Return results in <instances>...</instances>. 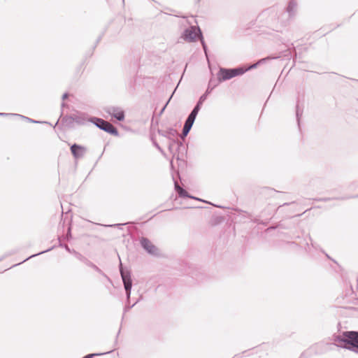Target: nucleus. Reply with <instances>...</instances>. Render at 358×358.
Wrapping results in <instances>:
<instances>
[{"instance_id": "f257e3e1", "label": "nucleus", "mask_w": 358, "mask_h": 358, "mask_svg": "<svg viewBox=\"0 0 358 358\" xmlns=\"http://www.w3.org/2000/svg\"><path fill=\"white\" fill-rule=\"evenodd\" d=\"M334 341L340 344L338 347L358 354V331H345L334 336Z\"/></svg>"}, {"instance_id": "f03ea898", "label": "nucleus", "mask_w": 358, "mask_h": 358, "mask_svg": "<svg viewBox=\"0 0 358 358\" xmlns=\"http://www.w3.org/2000/svg\"><path fill=\"white\" fill-rule=\"evenodd\" d=\"M244 74V71L241 70L240 66L236 68L220 67L217 73V85L229 80L233 78Z\"/></svg>"}, {"instance_id": "7ed1b4c3", "label": "nucleus", "mask_w": 358, "mask_h": 358, "mask_svg": "<svg viewBox=\"0 0 358 358\" xmlns=\"http://www.w3.org/2000/svg\"><path fill=\"white\" fill-rule=\"evenodd\" d=\"M217 84L215 83V82L213 80V79H210L209 83H208V87L205 92L204 94H203L199 99L197 103H196V105L194 106V107L193 108L192 110L190 112L189 115L196 117L199 110H201V106L203 103V102L206 100L209 94L211 93V92L213 91V90L217 87Z\"/></svg>"}, {"instance_id": "20e7f679", "label": "nucleus", "mask_w": 358, "mask_h": 358, "mask_svg": "<svg viewBox=\"0 0 358 358\" xmlns=\"http://www.w3.org/2000/svg\"><path fill=\"white\" fill-rule=\"evenodd\" d=\"M90 122L94 124L100 129L113 136H118V131L117 128L109 122L95 117H90Z\"/></svg>"}, {"instance_id": "39448f33", "label": "nucleus", "mask_w": 358, "mask_h": 358, "mask_svg": "<svg viewBox=\"0 0 358 358\" xmlns=\"http://www.w3.org/2000/svg\"><path fill=\"white\" fill-rule=\"evenodd\" d=\"M141 248L150 255L155 257H160L161 253L157 246H155L148 238L142 237L140 239Z\"/></svg>"}, {"instance_id": "423d86ee", "label": "nucleus", "mask_w": 358, "mask_h": 358, "mask_svg": "<svg viewBox=\"0 0 358 358\" xmlns=\"http://www.w3.org/2000/svg\"><path fill=\"white\" fill-rule=\"evenodd\" d=\"M196 34L202 37V32L199 27L191 26L184 30L181 38L187 42H194L196 40Z\"/></svg>"}, {"instance_id": "0eeeda50", "label": "nucleus", "mask_w": 358, "mask_h": 358, "mask_svg": "<svg viewBox=\"0 0 358 358\" xmlns=\"http://www.w3.org/2000/svg\"><path fill=\"white\" fill-rule=\"evenodd\" d=\"M63 120L68 124L76 122L79 125H85L87 122H90V118H88L87 115L84 113L73 114L69 116L64 117Z\"/></svg>"}, {"instance_id": "6e6552de", "label": "nucleus", "mask_w": 358, "mask_h": 358, "mask_svg": "<svg viewBox=\"0 0 358 358\" xmlns=\"http://www.w3.org/2000/svg\"><path fill=\"white\" fill-rule=\"evenodd\" d=\"M120 273L122 278V281L124 282V289L126 291L127 298L129 300L131 295V289L132 287V282L130 278V275L128 272L124 271L122 267V264L120 263Z\"/></svg>"}, {"instance_id": "1a4fd4ad", "label": "nucleus", "mask_w": 358, "mask_h": 358, "mask_svg": "<svg viewBox=\"0 0 358 358\" xmlns=\"http://www.w3.org/2000/svg\"><path fill=\"white\" fill-rule=\"evenodd\" d=\"M104 110L118 121H122L124 119V112L119 107L108 106L104 108Z\"/></svg>"}, {"instance_id": "9d476101", "label": "nucleus", "mask_w": 358, "mask_h": 358, "mask_svg": "<svg viewBox=\"0 0 358 358\" xmlns=\"http://www.w3.org/2000/svg\"><path fill=\"white\" fill-rule=\"evenodd\" d=\"M73 253L76 255L77 258L83 262L86 266L93 268L94 271H96L97 273L107 278L108 280H110L109 278L94 263H92L91 261H90L88 259L83 256L81 254L78 253L76 251H73Z\"/></svg>"}, {"instance_id": "9b49d317", "label": "nucleus", "mask_w": 358, "mask_h": 358, "mask_svg": "<svg viewBox=\"0 0 358 358\" xmlns=\"http://www.w3.org/2000/svg\"><path fill=\"white\" fill-rule=\"evenodd\" d=\"M195 120H196L195 117H194L189 114L188 115V116L185 122V124H184V126L182 128V134L180 136V138L182 139H184L188 135V134L189 133V131L194 124Z\"/></svg>"}, {"instance_id": "f8f14e48", "label": "nucleus", "mask_w": 358, "mask_h": 358, "mask_svg": "<svg viewBox=\"0 0 358 358\" xmlns=\"http://www.w3.org/2000/svg\"><path fill=\"white\" fill-rule=\"evenodd\" d=\"M71 152L76 159L82 158L86 153L87 148L83 145L74 143L71 148Z\"/></svg>"}, {"instance_id": "ddd939ff", "label": "nucleus", "mask_w": 358, "mask_h": 358, "mask_svg": "<svg viewBox=\"0 0 358 358\" xmlns=\"http://www.w3.org/2000/svg\"><path fill=\"white\" fill-rule=\"evenodd\" d=\"M319 344H315L301 352L299 358H311L313 355L321 354L318 351Z\"/></svg>"}, {"instance_id": "4468645a", "label": "nucleus", "mask_w": 358, "mask_h": 358, "mask_svg": "<svg viewBox=\"0 0 358 358\" xmlns=\"http://www.w3.org/2000/svg\"><path fill=\"white\" fill-rule=\"evenodd\" d=\"M157 133L165 138H166L168 140L172 139L173 138L178 137V131L173 129V128H169L167 130H162L158 129Z\"/></svg>"}, {"instance_id": "2eb2a0df", "label": "nucleus", "mask_w": 358, "mask_h": 358, "mask_svg": "<svg viewBox=\"0 0 358 358\" xmlns=\"http://www.w3.org/2000/svg\"><path fill=\"white\" fill-rule=\"evenodd\" d=\"M297 3L294 0H290L286 8V12L288 14L289 18L294 17L296 13Z\"/></svg>"}, {"instance_id": "dca6fc26", "label": "nucleus", "mask_w": 358, "mask_h": 358, "mask_svg": "<svg viewBox=\"0 0 358 358\" xmlns=\"http://www.w3.org/2000/svg\"><path fill=\"white\" fill-rule=\"evenodd\" d=\"M173 180L174 181V187L176 191L178 192V196L181 198H193V196L189 194L185 189L180 187L177 182V181L175 180L174 178L173 177Z\"/></svg>"}, {"instance_id": "f3484780", "label": "nucleus", "mask_w": 358, "mask_h": 358, "mask_svg": "<svg viewBox=\"0 0 358 358\" xmlns=\"http://www.w3.org/2000/svg\"><path fill=\"white\" fill-rule=\"evenodd\" d=\"M169 141V150L171 152H173L174 149H180V147L183 146L182 143L178 140V137L173 138Z\"/></svg>"}, {"instance_id": "a211bd4d", "label": "nucleus", "mask_w": 358, "mask_h": 358, "mask_svg": "<svg viewBox=\"0 0 358 358\" xmlns=\"http://www.w3.org/2000/svg\"><path fill=\"white\" fill-rule=\"evenodd\" d=\"M150 141H152V145L162 154V155H164V150L160 147V145H159V143H157V140H156V138H155V134L153 133H150Z\"/></svg>"}, {"instance_id": "6ab92c4d", "label": "nucleus", "mask_w": 358, "mask_h": 358, "mask_svg": "<svg viewBox=\"0 0 358 358\" xmlns=\"http://www.w3.org/2000/svg\"><path fill=\"white\" fill-rule=\"evenodd\" d=\"M264 59H262V60H259L258 62L255 63V64H253L249 66H240V68H241V70H243L244 71V73H246L247 71L252 69H255V68H257V66L262 63Z\"/></svg>"}, {"instance_id": "aec40b11", "label": "nucleus", "mask_w": 358, "mask_h": 358, "mask_svg": "<svg viewBox=\"0 0 358 358\" xmlns=\"http://www.w3.org/2000/svg\"><path fill=\"white\" fill-rule=\"evenodd\" d=\"M302 114H303V109L299 107V104L297 103L296 106V121H297L299 127H300V119L302 116Z\"/></svg>"}, {"instance_id": "412c9836", "label": "nucleus", "mask_w": 358, "mask_h": 358, "mask_svg": "<svg viewBox=\"0 0 358 358\" xmlns=\"http://www.w3.org/2000/svg\"><path fill=\"white\" fill-rule=\"evenodd\" d=\"M52 248H53V247H52V248H49V249H48V250H44V251L40 252H38V253H37V254L32 255H31L30 257H27V259H25L24 260H23L21 263H23V262H24L25 261H27V260H28V259H31V258H32V257H36V256H38V255H39L43 254V253H45V252H49V251H50Z\"/></svg>"}, {"instance_id": "4be33fe9", "label": "nucleus", "mask_w": 358, "mask_h": 358, "mask_svg": "<svg viewBox=\"0 0 358 358\" xmlns=\"http://www.w3.org/2000/svg\"><path fill=\"white\" fill-rule=\"evenodd\" d=\"M201 43L204 53H205L206 56L208 57V47H207L206 42L204 41V40L203 38V36L201 37Z\"/></svg>"}, {"instance_id": "5701e85b", "label": "nucleus", "mask_w": 358, "mask_h": 358, "mask_svg": "<svg viewBox=\"0 0 358 358\" xmlns=\"http://www.w3.org/2000/svg\"><path fill=\"white\" fill-rule=\"evenodd\" d=\"M112 350H110L108 351V352H106V353H101V354H98V353H92V354H89V355H87L86 356H85L83 358H93L95 356H98V355H104V354H106V353H109Z\"/></svg>"}, {"instance_id": "b1692460", "label": "nucleus", "mask_w": 358, "mask_h": 358, "mask_svg": "<svg viewBox=\"0 0 358 358\" xmlns=\"http://www.w3.org/2000/svg\"><path fill=\"white\" fill-rule=\"evenodd\" d=\"M248 350H245L242 352L241 353L236 354L232 358H241L243 357V355L247 353Z\"/></svg>"}, {"instance_id": "393cba45", "label": "nucleus", "mask_w": 358, "mask_h": 358, "mask_svg": "<svg viewBox=\"0 0 358 358\" xmlns=\"http://www.w3.org/2000/svg\"><path fill=\"white\" fill-rule=\"evenodd\" d=\"M17 116H20V117H21L22 118H25V119H27L29 122H34V123H39V122H38V121L34 120H32V119H31V118L26 117H24V116H23V115H17Z\"/></svg>"}, {"instance_id": "a878e982", "label": "nucleus", "mask_w": 358, "mask_h": 358, "mask_svg": "<svg viewBox=\"0 0 358 358\" xmlns=\"http://www.w3.org/2000/svg\"><path fill=\"white\" fill-rule=\"evenodd\" d=\"M309 240L310 241L311 246L315 249H317L318 245L315 243L313 242V240L310 236H309Z\"/></svg>"}, {"instance_id": "bb28decb", "label": "nucleus", "mask_w": 358, "mask_h": 358, "mask_svg": "<svg viewBox=\"0 0 358 358\" xmlns=\"http://www.w3.org/2000/svg\"><path fill=\"white\" fill-rule=\"evenodd\" d=\"M59 246L64 247L66 249V251H68L69 252H71V250L69 248V247L68 246V245H66V244L63 245V244L60 243Z\"/></svg>"}, {"instance_id": "cd10ccee", "label": "nucleus", "mask_w": 358, "mask_h": 358, "mask_svg": "<svg viewBox=\"0 0 358 358\" xmlns=\"http://www.w3.org/2000/svg\"><path fill=\"white\" fill-rule=\"evenodd\" d=\"M263 190L264 191H268L269 192H276L277 191L275 190L273 188H269V187H264Z\"/></svg>"}, {"instance_id": "c85d7f7f", "label": "nucleus", "mask_w": 358, "mask_h": 358, "mask_svg": "<svg viewBox=\"0 0 358 358\" xmlns=\"http://www.w3.org/2000/svg\"><path fill=\"white\" fill-rule=\"evenodd\" d=\"M17 115V114L0 113V116Z\"/></svg>"}, {"instance_id": "c756f323", "label": "nucleus", "mask_w": 358, "mask_h": 358, "mask_svg": "<svg viewBox=\"0 0 358 358\" xmlns=\"http://www.w3.org/2000/svg\"><path fill=\"white\" fill-rule=\"evenodd\" d=\"M171 96L169 99H171ZM169 101H170V99L168 100V101L164 105V106L161 109L160 114H162L164 112V110H165V108L166 107V106L169 103Z\"/></svg>"}, {"instance_id": "7c9ffc66", "label": "nucleus", "mask_w": 358, "mask_h": 358, "mask_svg": "<svg viewBox=\"0 0 358 358\" xmlns=\"http://www.w3.org/2000/svg\"><path fill=\"white\" fill-rule=\"evenodd\" d=\"M192 199H195V200H197V201H202V202H204V203H207L206 201L201 199H199L198 197H196L194 196H193V198H192Z\"/></svg>"}, {"instance_id": "2f4dec72", "label": "nucleus", "mask_w": 358, "mask_h": 358, "mask_svg": "<svg viewBox=\"0 0 358 358\" xmlns=\"http://www.w3.org/2000/svg\"><path fill=\"white\" fill-rule=\"evenodd\" d=\"M69 237H71V228L70 227L68 228V233L66 234V238H69Z\"/></svg>"}, {"instance_id": "473e14b6", "label": "nucleus", "mask_w": 358, "mask_h": 358, "mask_svg": "<svg viewBox=\"0 0 358 358\" xmlns=\"http://www.w3.org/2000/svg\"><path fill=\"white\" fill-rule=\"evenodd\" d=\"M69 94L67 93H64L62 96V99L64 100L68 97Z\"/></svg>"}, {"instance_id": "72a5a7b5", "label": "nucleus", "mask_w": 358, "mask_h": 358, "mask_svg": "<svg viewBox=\"0 0 358 358\" xmlns=\"http://www.w3.org/2000/svg\"><path fill=\"white\" fill-rule=\"evenodd\" d=\"M134 306V304L131 305V306L125 307L124 311H127L130 308H132Z\"/></svg>"}, {"instance_id": "f704fd0d", "label": "nucleus", "mask_w": 358, "mask_h": 358, "mask_svg": "<svg viewBox=\"0 0 358 358\" xmlns=\"http://www.w3.org/2000/svg\"><path fill=\"white\" fill-rule=\"evenodd\" d=\"M290 204V203H285L282 204V206H289Z\"/></svg>"}, {"instance_id": "c9c22d12", "label": "nucleus", "mask_w": 358, "mask_h": 358, "mask_svg": "<svg viewBox=\"0 0 358 358\" xmlns=\"http://www.w3.org/2000/svg\"><path fill=\"white\" fill-rule=\"evenodd\" d=\"M217 207L220 208H223L224 206H216Z\"/></svg>"}, {"instance_id": "e433bc0d", "label": "nucleus", "mask_w": 358, "mask_h": 358, "mask_svg": "<svg viewBox=\"0 0 358 358\" xmlns=\"http://www.w3.org/2000/svg\"><path fill=\"white\" fill-rule=\"evenodd\" d=\"M65 106H66V104H65L64 103H62V108H63V107H64Z\"/></svg>"}, {"instance_id": "4c0bfd02", "label": "nucleus", "mask_w": 358, "mask_h": 358, "mask_svg": "<svg viewBox=\"0 0 358 358\" xmlns=\"http://www.w3.org/2000/svg\"><path fill=\"white\" fill-rule=\"evenodd\" d=\"M329 199L325 198V199H322V201H327V200H329Z\"/></svg>"}, {"instance_id": "58836bf2", "label": "nucleus", "mask_w": 358, "mask_h": 358, "mask_svg": "<svg viewBox=\"0 0 358 358\" xmlns=\"http://www.w3.org/2000/svg\"><path fill=\"white\" fill-rule=\"evenodd\" d=\"M287 24H288V22H287L284 23V24H283V26H285H285H287Z\"/></svg>"}, {"instance_id": "ea45409f", "label": "nucleus", "mask_w": 358, "mask_h": 358, "mask_svg": "<svg viewBox=\"0 0 358 358\" xmlns=\"http://www.w3.org/2000/svg\"><path fill=\"white\" fill-rule=\"evenodd\" d=\"M4 257H1V259H0V261H1V259H3V258H4Z\"/></svg>"}, {"instance_id": "a19ab883", "label": "nucleus", "mask_w": 358, "mask_h": 358, "mask_svg": "<svg viewBox=\"0 0 358 358\" xmlns=\"http://www.w3.org/2000/svg\"><path fill=\"white\" fill-rule=\"evenodd\" d=\"M4 257H1V259H0V261H1V259H3V258H4Z\"/></svg>"}]
</instances>
